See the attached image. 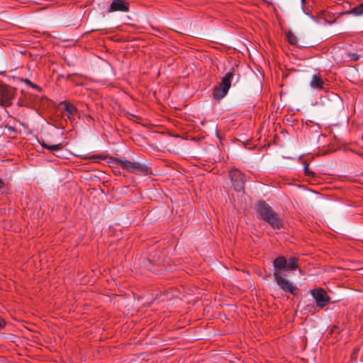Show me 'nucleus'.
Here are the masks:
<instances>
[{
    "mask_svg": "<svg viewBox=\"0 0 363 363\" xmlns=\"http://www.w3.org/2000/svg\"><path fill=\"white\" fill-rule=\"evenodd\" d=\"M349 56L352 60H358L359 59V55L354 52L349 53Z\"/></svg>",
    "mask_w": 363,
    "mask_h": 363,
    "instance_id": "14",
    "label": "nucleus"
},
{
    "mask_svg": "<svg viewBox=\"0 0 363 363\" xmlns=\"http://www.w3.org/2000/svg\"><path fill=\"white\" fill-rule=\"evenodd\" d=\"M4 187V182L0 179V189Z\"/></svg>",
    "mask_w": 363,
    "mask_h": 363,
    "instance_id": "18",
    "label": "nucleus"
},
{
    "mask_svg": "<svg viewBox=\"0 0 363 363\" xmlns=\"http://www.w3.org/2000/svg\"><path fill=\"white\" fill-rule=\"evenodd\" d=\"M120 166L130 172H136L142 170V166L138 162H132L126 160H120L118 161Z\"/></svg>",
    "mask_w": 363,
    "mask_h": 363,
    "instance_id": "8",
    "label": "nucleus"
},
{
    "mask_svg": "<svg viewBox=\"0 0 363 363\" xmlns=\"http://www.w3.org/2000/svg\"><path fill=\"white\" fill-rule=\"evenodd\" d=\"M351 13L355 16H361L363 14V3L359 4L357 6L354 7L351 11Z\"/></svg>",
    "mask_w": 363,
    "mask_h": 363,
    "instance_id": "13",
    "label": "nucleus"
},
{
    "mask_svg": "<svg viewBox=\"0 0 363 363\" xmlns=\"http://www.w3.org/2000/svg\"><path fill=\"white\" fill-rule=\"evenodd\" d=\"M304 171L306 174H309V169L307 165L304 167Z\"/></svg>",
    "mask_w": 363,
    "mask_h": 363,
    "instance_id": "17",
    "label": "nucleus"
},
{
    "mask_svg": "<svg viewBox=\"0 0 363 363\" xmlns=\"http://www.w3.org/2000/svg\"><path fill=\"white\" fill-rule=\"evenodd\" d=\"M286 38L289 43L291 45H296L298 43V40L296 36L291 31H289L286 33Z\"/></svg>",
    "mask_w": 363,
    "mask_h": 363,
    "instance_id": "12",
    "label": "nucleus"
},
{
    "mask_svg": "<svg viewBox=\"0 0 363 363\" xmlns=\"http://www.w3.org/2000/svg\"><path fill=\"white\" fill-rule=\"evenodd\" d=\"M274 274L273 277L277 285L284 291L294 294L296 287L287 279L283 278L284 272L293 271L298 268L297 259L294 257H290L287 261L284 257L279 256L273 261Z\"/></svg>",
    "mask_w": 363,
    "mask_h": 363,
    "instance_id": "1",
    "label": "nucleus"
},
{
    "mask_svg": "<svg viewBox=\"0 0 363 363\" xmlns=\"http://www.w3.org/2000/svg\"><path fill=\"white\" fill-rule=\"evenodd\" d=\"M41 145L45 148L49 150L50 151L53 152L55 155H56L57 157H61L59 152L62 149V144L59 143L57 145H48L45 143H43Z\"/></svg>",
    "mask_w": 363,
    "mask_h": 363,
    "instance_id": "10",
    "label": "nucleus"
},
{
    "mask_svg": "<svg viewBox=\"0 0 363 363\" xmlns=\"http://www.w3.org/2000/svg\"><path fill=\"white\" fill-rule=\"evenodd\" d=\"M309 84L312 89L322 90L325 89V82L319 74H313Z\"/></svg>",
    "mask_w": 363,
    "mask_h": 363,
    "instance_id": "9",
    "label": "nucleus"
},
{
    "mask_svg": "<svg viewBox=\"0 0 363 363\" xmlns=\"http://www.w3.org/2000/svg\"><path fill=\"white\" fill-rule=\"evenodd\" d=\"M5 325V321L4 319L0 318V328H2Z\"/></svg>",
    "mask_w": 363,
    "mask_h": 363,
    "instance_id": "16",
    "label": "nucleus"
},
{
    "mask_svg": "<svg viewBox=\"0 0 363 363\" xmlns=\"http://www.w3.org/2000/svg\"><path fill=\"white\" fill-rule=\"evenodd\" d=\"M14 90L5 84H0V106H9L12 104Z\"/></svg>",
    "mask_w": 363,
    "mask_h": 363,
    "instance_id": "5",
    "label": "nucleus"
},
{
    "mask_svg": "<svg viewBox=\"0 0 363 363\" xmlns=\"http://www.w3.org/2000/svg\"><path fill=\"white\" fill-rule=\"evenodd\" d=\"M311 295L315 300L316 306L319 308L325 307L330 301V298L326 291L321 288L311 290Z\"/></svg>",
    "mask_w": 363,
    "mask_h": 363,
    "instance_id": "4",
    "label": "nucleus"
},
{
    "mask_svg": "<svg viewBox=\"0 0 363 363\" xmlns=\"http://www.w3.org/2000/svg\"><path fill=\"white\" fill-rule=\"evenodd\" d=\"M26 83L28 84L30 86H31L32 88H34V89H39V86L36 84H34L33 83H32L30 80L28 79H26Z\"/></svg>",
    "mask_w": 363,
    "mask_h": 363,
    "instance_id": "15",
    "label": "nucleus"
},
{
    "mask_svg": "<svg viewBox=\"0 0 363 363\" xmlns=\"http://www.w3.org/2000/svg\"><path fill=\"white\" fill-rule=\"evenodd\" d=\"M238 82L239 80V75L235 74L233 72H227L222 78L219 86H216L213 89V96L216 100H220L228 94V91L231 86V83L234 81Z\"/></svg>",
    "mask_w": 363,
    "mask_h": 363,
    "instance_id": "2",
    "label": "nucleus"
},
{
    "mask_svg": "<svg viewBox=\"0 0 363 363\" xmlns=\"http://www.w3.org/2000/svg\"><path fill=\"white\" fill-rule=\"evenodd\" d=\"M229 177L237 191H241L244 189L245 179L244 174L237 169H232L229 172Z\"/></svg>",
    "mask_w": 363,
    "mask_h": 363,
    "instance_id": "6",
    "label": "nucleus"
},
{
    "mask_svg": "<svg viewBox=\"0 0 363 363\" xmlns=\"http://www.w3.org/2000/svg\"><path fill=\"white\" fill-rule=\"evenodd\" d=\"M301 1L303 3L305 1V0H301Z\"/></svg>",
    "mask_w": 363,
    "mask_h": 363,
    "instance_id": "20",
    "label": "nucleus"
},
{
    "mask_svg": "<svg viewBox=\"0 0 363 363\" xmlns=\"http://www.w3.org/2000/svg\"><path fill=\"white\" fill-rule=\"evenodd\" d=\"M129 10V4L124 0H113L110 4L107 11L108 13L115 11L126 12Z\"/></svg>",
    "mask_w": 363,
    "mask_h": 363,
    "instance_id": "7",
    "label": "nucleus"
},
{
    "mask_svg": "<svg viewBox=\"0 0 363 363\" xmlns=\"http://www.w3.org/2000/svg\"><path fill=\"white\" fill-rule=\"evenodd\" d=\"M173 296H175V297H177V298H180V299L182 298H181V297H179V295H177V294H175V295H173Z\"/></svg>",
    "mask_w": 363,
    "mask_h": 363,
    "instance_id": "19",
    "label": "nucleus"
},
{
    "mask_svg": "<svg viewBox=\"0 0 363 363\" xmlns=\"http://www.w3.org/2000/svg\"><path fill=\"white\" fill-rule=\"evenodd\" d=\"M64 110L70 116H74L77 112V109L75 106L70 103L65 104Z\"/></svg>",
    "mask_w": 363,
    "mask_h": 363,
    "instance_id": "11",
    "label": "nucleus"
},
{
    "mask_svg": "<svg viewBox=\"0 0 363 363\" xmlns=\"http://www.w3.org/2000/svg\"><path fill=\"white\" fill-rule=\"evenodd\" d=\"M259 213L260 217L267 221L274 229H280L282 226L281 220L276 213L265 202L259 203Z\"/></svg>",
    "mask_w": 363,
    "mask_h": 363,
    "instance_id": "3",
    "label": "nucleus"
}]
</instances>
